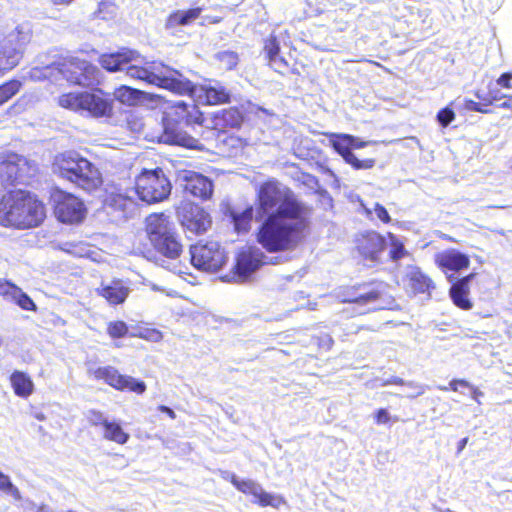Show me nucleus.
<instances>
[{
    "instance_id": "obj_42",
    "label": "nucleus",
    "mask_w": 512,
    "mask_h": 512,
    "mask_svg": "<svg viewBox=\"0 0 512 512\" xmlns=\"http://www.w3.org/2000/svg\"><path fill=\"white\" fill-rule=\"evenodd\" d=\"M436 117L442 127H447L455 119V112L451 108L445 107L438 111Z\"/></svg>"
},
{
    "instance_id": "obj_12",
    "label": "nucleus",
    "mask_w": 512,
    "mask_h": 512,
    "mask_svg": "<svg viewBox=\"0 0 512 512\" xmlns=\"http://www.w3.org/2000/svg\"><path fill=\"white\" fill-rule=\"evenodd\" d=\"M47 69L51 68L47 67ZM52 69L57 70L63 78L72 84L89 87L98 83V68L86 60L71 58L58 63Z\"/></svg>"
},
{
    "instance_id": "obj_32",
    "label": "nucleus",
    "mask_w": 512,
    "mask_h": 512,
    "mask_svg": "<svg viewBox=\"0 0 512 512\" xmlns=\"http://www.w3.org/2000/svg\"><path fill=\"white\" fill-rule=\"evenodd\" d=\"M331 143L335 151H337L347 163L352 164V136L333 135Z\"/></svg>"
},
{
    "instance_id": "obj_22",
    "label": "nucleus",
    "mask_w": 512,
    "mask_h": 512,
    "mask_svg": "<svg viewBox=\"0 0 512 512\" xmlns=\"http://www.w3.org/2000/svg\"><path fill=\"white\" fill-rule=\"evenodd\" d=\"M128 283L122 279L102 281L96 288L97 295L103 297L110 305L123 304L130 294Z\"/></svg>"
},
{
    "instance_id": "obj_6",
    "label": "nucleus",
    "mask_w": 512,
    "mask_h": 512,
    "mask_svg": "<svg viewBox=\"0 0 512 512\" xmlns=\"http://www.w3.org/2000/svg\"><path fill=\"white\" fill-rule=\"evenodd\" d=\"M146 233L152 246L165 258L177 259L183 250L175 225L164 213L151 214L145 220Z\"/></svg>"
},
{
    "instance_id": "obj_46",
    "label": "nucleus",
    "mask_w": 512,
    "mask_h": 512,
    "mask_svg": "<svg viewBox=\"0 0 512 512\" xmlns=\"http://www.w3.org/2000/svg\"><path fill=\"white\" fill-rule=\"evenodd\" d=\"M375 165L374 158H367L360 160L356 156H354V169H370Z\"/></svg>"
},
{
    "instance_id": "obj_52",
    "label": "nucleus",
    "mask_w": 512,
    "mask_h": 512,
    "mask_svg": "<svg viewBox=\"0 0 512 512\" xmlns=\"http://www.w3.org/2000/svg\"><path fill=\"white\" fill-rule=\"evenodd\" d=\"M158 409L163 412V413H166L171 419H175L176 418V414L175 412L168 406H165V405H160L158 407Z\"/></svg>"
},
{
    "instance_id": "obj_28",
    "label": "nucleus",
    "mask_w": 512,
    "mask_h": 512,
    "mask_svg": "<svg viewBox=\"0 0 512 512\" xmlns=\"http://www.w3.org/2000/svg\"><path fill=\"white\" fill-rule=\"evenodd\" d=\"M201 13V8L178 10L172 13L167 20V27L185 26L196 20Z\"/></svg>"
},
{
    "instance_id": "obj_25",
    "label": "nucleus",
    "mask_w": 512,
    "mask_h": 512,
    "mask_svg": "<svg viewBox=\"0 0 512 512\" xmlns=\"http://www.w3.org/2000/svg\"><path fill=\"white\" fill-rule=\"evenodd\" d=\"M404 282L414 294L430 293L435 288L432 278L415 265L408 266Z\"/></svg>"
},
{
    "instance_id": "obj_53",
    "label": "nucleus",
    "mask_w": 512,
    "mask_h": 512,
    "mask_svg": "<svg viewBox=\"0 0 512 512\" xmlns=\"http://www.w3.org/2000/svg\"><path fill=\"white\" fill-rule=\"evenodd\" d=\"M385 384H393L397 386H403L405 384L404 380L399 377H392L385 381Z\"/></svg>"
},
{
    "instance_id": "obj_9",
    "label": "nucleus",
    "mask_w": 512,
    "mask_h": 512,
    "mask_svg": "<svg viewBox=\"0 0 512 512\" xmlns=\"http://www.w3.org/2000/svg\"><path fill=\"white\" fill-rule=\"evenodd\" d=\"M282 257H267L260 249L247 247L237 257L233 270L223 277L224 281L243 283L264 264H278Z\"/></svg>"
},
{
    "instance_id": "obj_19",
    "label": "nucleus",
    "mask_w": 512,
    "mask_h": 512,
    "mask_svg": "<svg viewBox=\"0 0 512 512\" xmlns=\"http://www.w3.org/2000/svg\"><path fill=\"white\" fill-rule=\"evenodd\" d=\"M434 263L449 281H453L455 274L469 268L470 258L456 249H446L434 255Z\"/></svg>"
},
{
    "instance_id": "obj_16",
    "label": "nucleus",
    "mask_w": 512,
    "mask_h": 512,
    "mask_svg": "<svg viewBox=\"0 0 512 512\" xmlns=\"http://www.w3.org/2000/svg\"><path fill=\"white\" fill-rule=\"evenodd\" d=\"M89 375L97 380H104L108 385L117 390H129L137 394H143L146 390V384L132 376L122 375L119 371L111 366L90 368Z\"/></svg>"
},
{
    "instance_id": "obj_4",
    "label": "nucleus",
    "mask_w": 512,
    "mask_h": 512,
    "mask_svg": "<svg viewBox=\"0 0 512 512\" xmlns=\"http://www.w3.org/2000/svg\"><path fill=\"white\" fill-rule=\"evenodd\" d=\"M45 218V208L30 193L9 191L0 201V225L16 228L38 226Z\"/></svg>"
},
{
    "instance_id": "obj_20",
    "label": "nucleus",
    "mask_w": 512,
    "mask_h": 512,
    "mask_svg": "<svg viewBox=\"0 0 512 512\" xmlns=\"http://www.w3.org/2000/svg\"><path fill=\"white\" fill-rule=\"evenodd\" d=\"M191 87L187 91H178L176 89H170L171 91L178 94H188L194 95L197 99L206 105H218L225 104L230 101V93L226 90L225 87L220 85L219 83H215L214 85H202L200 87H196L190 80L186 79Z\"/></svg>"
},
{
    "instance_id": "obj_34",
    "label": "nucleus",
    "mask_w": 512,
    "mask_h": 512,
    "mask_svg": "<svg viewBox=\"0 0 512 512\" xmlns=\"http://www.w3.org/2000/svg\"><path fill=\"white\" fill-rule=\"evenodd\" d=\"M254 209L253 207H247L242 212H233L232 219L235 230L238 233L248 232L251 227V221L253 219Z\"/></svg>"
},
{
    "instance_id": "obj_23",
    "label": "nucleus",
    "mask_w": 512,
    "mask_h": 512,
    "mask_svg": "<svg viewBox=\"0 0 512 512\" xmlns=\"http://www.w3.org/2000/svg\"><path fill=\"white\" fill-rule=\"evenodd\" d=\"M476 273H470L464 277L454 279L449 288V297L452 303L459 309L468 311L473 308V301L470 299V282Z\"/></svg>"
},
{
    "instance_id": "obj_14",
    "label": "nucleus",
    "mask_w": 512,
    "mask_h": 512,
    "mask_svg": "<svg viewBox=\"0 0 512 512\" xmlns=\"http://www.w3.org/2000/svg\"><path fill=\"white\" fill-rule=\"evenodd\" d=\"M54 202V213L63 223H77L85 217L86 209L83 202L76 196L61 190L51 196Z\"/></svg>"
},
{
    "instance_id": "obj_61",
    "label": "nucleus",
    "mask_w": 512,
    "mask_h": 512,
    "mask_svg": "<svg viewBox=\"0 0 512 512\" xmlns=\"http://www.w3.org/2000/svg\"><path fill=\"white\" fill-rule=\"evenodd\" d=\"M110 3H111V2L103 1V2H100V5L106 6L107 4H110Z\"/></svg>"
},
{
    "instance_id": "obj_11",
    "label": "nucleus",
    "mask_w": 512,
    "mask_h": 512,
    "mask_svg": "<svg viewBox=\"0 0 512 512\" xmlns=\"http://www.w3.org/2000/svg\"><path fill=\"white\" fill-rule=\"evenodd\" d=\"M0 159V176L11 184L26 183L38 171L35 161L16 153L3 154Z\"/></svg>"
},
{
    "instance_id": "obj_60",
    "label": "nucleus",
    "mask_w": 512,
    "mask_h": 512,
    "mask_svg": "<svg viewBox=\"0 0 512 512\" xmlns=\"http://www.w3.org/2000/svg\"><path fill=\"white\" fill-rule=\"evenodd\" d=\"M27 503L30 507H35V503L33 501H27Z\"/></svg>"
},
{
    "instance_id": "obj_27",
    "label": "nucleus",
    "mask_w": 512,
    "mask_h": 512,
    "mask_svg": "<svg viewBox=\"0 0 512 512\" xmlns=\"http://www.w3.org/2000/svg\"><path fill=\"white\" fill-rule=\"evenodd\" d=\"M264 50L269 59L270 66L281 74L285 73L289 65L285 58L279 55L280 47L275 37L271 36L266 40Z\"/></svg>"
},
{
    "instance_id": "obj_18",
    "label": "nucleus",
    "mask_w": 512,
    "mask_h": 512,
    "mask_svg": "<svg viewBox=\"0 0 512 512\" xmlns=\"http://www.w3.org/2000/svg\"><path fill=\"white\" fill-rule=\"evenodd\" d=\"M386 246L384 236L377 231L370 230L358 234L354 248L363 260L377 262Z\"/></svg>"
},
{
    "instance_id": "obj_43",
    "label": "nucleus",
    "mask_w": 512,
    "mask_h": 512,
    "mask_svg": "<svg viewBox=\"0 0 512 512\" xmlns=\"http://www.w3.org/2000/svg\"><path fill=\"white\" fill-rule=\"evenodd\" d=\"M470 387V383L465 379H458L454 378L452 379L448 386H439L438 389L444 392L452 391V392H458L460 388H467Z\"/></svg>"
},
{
    "instance_id": "obj_38",
    "label": "nucleus",
    "mask_w": 512,
    "mask_h": 512,
    "mask_svg": "<svg viewBox=\"0 0 512 512\" xmlns=\"http://www.w3.org/2000/svg\"><path fill=\"white\" fill-rule=\"evenodd\" d=\"M107 333L112 338H121L128 333V326L124 321L110 322L107 327Z\"/></svg>"
},
{
    "instance_id": "obj_57",
    "label": "nucleus",
    "mask_w": 512,
    "mask_h": 512,
    "mask_svg": "<svg viewBox=\"0 0 512 512\" xmlns=\"http://www.w3.org/2000/svg\"><path fill=\"white\" fill-rule=\"evenodd\" d=\"M36 512H50V510L47 505L42 504L37 508Z\"/></svg>"
},
{
    "instance_id": "obj_13",
    "label": "nucleus",
    "mask_w": 512,
    "mask_h": 512,
    "mask_svg": "<svg viewBox=\"0 0 512 512\" xmlns=\"http://www.w3.org/2000/svg\"><path fill=\"white\" fill-rule=\"evenodd\" d=\"M190 253L192 264L208 272L218 271L227 261L224 249L216 241L197 243L191 246Z\"/></svg>"
},
{
    "instance_id": "obj_35",
    "label": "nucleus",
    "mask_w": 512,
    "mask_h": 512,
    "mask_svg": "<svg viewBox=\"0 0 512 512\" xmlns=\"http://www.w3.org/2000/svg\"><path fill=\"white\" fill-rule=\"evenodd\" d=\"M104 438L118 444H125L129 440V434L124 432L120 424L116 422H105Z\"/></svg>"
},
{
    "instance_id": "obj_37",
    "label": "nucleus",
    "mask_w": 512,
    "mask_h": 512,
    "mask_svg": "<svg viewBox=\"0 0 512 512\" xmlns=\"http://www.w3.org/2000/svg\"><path fill=\"white\" fill-rule=\"evenodd\" d=\"M0 490L10 494L14 499L20 500L21 494L17 487L13 485L8 475H5L0 471Z\"/></svg>"
},
{
    "instance_id": "obj_1",
    "label": "nucleus",
    "mask_w": 512,
    "mask_h": 512,
    "mask_svg": "<svg viewBox=\"0 0 512 512\" xmlns=\"http://www.w3.org/2000/svg\"><path fill=\"white\" fill-rule=\"evenodd\" d=\"M258 200V243L271 253L295 250L305 239L310 208L276 181L261 185Z\"/></svg>"
},
{
    "instance_id": "obj_62",
    "label": "nucleus",
    "mask_w": 512,
    "mask_h": 512,
    "mask_svg": "<svg viewBox=\"0 0 512 512\" xmlns=\"http://www.w3.org/2000/svg\"><path fill=\"white\" fill-rule=\"evenodd\" d=\"M37 418L42 420L44 417L43 416H37Z\"/></svg>"
},
{
    "instance_id": "obj_15",
    "label": "nucleus",
    "mask_w": 512,
    "mask_h": 512,
    "mask_svg": "<svg viewBox=\"0 0 512 512\" xmlns=\"http://www.w3.org/2000/svg\"><path fill=\"white\" fill-rule=\"evenodd\" d=\"M137 193L132 188L113 185L106 189L104 205L121 213L122 217H132L137 211Z\"/></svg>"
},
{
    "instance_id": "obj_48",
    "label": "nucleus",
    "mask_w": 512,
    "mask_h": 512,
    "mask_svg": "<svg viewBox=\"0 0 512 512\" xmlns=\"http://www.w3.org/2000/svg\"><path fill=\"white\" fill-rule=\"evenodd\" d=\"M511 79H512V73L506 72V73L501 74L496 82L499 86L506 88V89H510V88H512Z\"/></svg>"
},
{
    "instance_id": "obj_40",
    "label": "nucleus",
    "mask_w": 512,
    "mask_h": 512,
    "mask_svg": "<svg viewBox=\"0 0 512 512\" xmlns=\"http://www.w3.org/2000/svg\"><path fill=\"white\" fill-rule=\"evenodd\" d=\"M406 255L407 251L404 247V244L397 239L393 240L391 243V249L389 251L390 258L394 261H398Z\"/></svg>"
},
{
    "instance_id": "obj_54",
    "label": "nucleus",
    "mask_w": 512,
    "mask_h": 512,
    "mask_svg": "<svg viewBox=\"0 0 512 512\" xmlns=\"http://www.w3.org/2000/svg\"><path fill=\"white\" fill-rule=\"evenodd\" d=\"M501 108L512 110V95L506 96L505 101L500 104Z\"/></svg>"
},
{
    "instance_id": "obj_55",
    "label": "nucleus",
    "mask_w": 512,
    "mask_h": 512,
    "mask_svg": "<svg viewBox=\"0 0 512 512\" xmlns=\"http://www.w3.org/2000/svg\"><path fill=\"white\" fill-rule=\"evenodd\" d=\"M467 442H468V438L465 437V438H462L459 442H458V445H457V452L460 453L461 451H463V449L465 448V446L467 445Z\"/></svg>"
},
{
    "instance_id": "obj_30",
    "label": "nucleus",
    "mask_w": 512,
    "mask_h": 512,
    "mask_svg": "<svg viewBox=\"0 0 512 512\" xmlns=\"http://www.w3.org/2000/svg\"><path fill=\"white\" fill-rule=\"evenodd\" d=\"M114 97L125 105L134 106L144 98V92L139 89L122 85L115 89Z\"/></svg>"
},
{
    "instance_id": "obj_2",
    "label": "nucleus",
    "mask_w": 512,
    "mask_h": 512,
    "mask_svg": "<svg viewBox=\"0 0 512 512\" xmlns=\"http://www.w3.org/2000/svg\"><path fill=\"white\" fill-rule=\"evenodd\" d=\"M139 54L136 51L123 49L115 53H106L100 56L101 66L109 72L125 71L131 79L154 84L166 89L187 91L191 84L178 71L162 63H152L149 67H142L137 62Z\"/></svg>"
},
{
    "instance_id": "obj_29",
    "label": "nucleus",
    "mask_w": 512,
    "mask_h": 512,
    "mask_svg": "<svg viewBox=\"0 0 512 512\" xmlns=\"http://www.w3.org/2000/svg\"><path fill=\"white\" fill-rule=\"evenodd\" d=\"M476 96L480 99V102H476L474 100L465 101V107L474 112L479 113H488L489 110L487 107L492 105L495 101L500 100L502 95H500L499 91L495 90L489 92L487 96L481 95L479 92L476 93Z\"/></svg>"
},
{
    "instance_id": "obj_39",
    "label": "nucleus",
    "mask_w": 512,
    "mask_h": 512,
    "mask_svg": "<svg viewBox=\"0 0 512 512\" xmlns=\"http://www.w3.org/2000/svg\"><path fill=\"white\" fill-rule=\"evenodd\" d=\"M217 58L228 70L233 69L238 64V55L233 51L219 52Z\"/></svg>"
},
{
    "instance_id": "obj_58",
    "label": "nucleus",
    "mask_w": 512,
    "mask_h": 512,
    "mask_svg": "<svg viewBox=\"0 0 512 512\" xmlns=\"http://www.w3.org/2000/svg\"><path fill=\"white\" fill-rule=\"evenodd\" d=\"M440 238L448 242H455V239L447 234H442Z\"/></svg>"
},
{
    "instance_id": "obj_31",
    "label": "nucleus",
    "mask_w": 512,
    "mask_h": 512,
    "mask_svg": "<svg viewBox=\"0 0 512 512\" xmlns=\"http://www.w3.org/2000/svg\"><path fill=\"white\" fill-rule=\"evenodd\" d=\"M11 384L15 394L21 397H27L32 393L33 383L31 379L23 372L15 371L11 377Z\"/></svg>"
},
{
    "instance_id": "obj_21",
    "label": "nucleus",
    "mask_w": 512,
    "mask_h": 512,
    "mask_svg": "<svg viewBox=\"0 0 512 512\" xmlns=\"http://www.w3.org/2000/svg\"><path fill=\"white\" fill-rule=\"evenodd\" d=\"M223 477L225 479L230 478L231 483L242 493L252 495L255 500V503H258L262 507L273 506L275 507L277 504L275 503L276 498L272 494L266 492L262 486L253 481V480H239L235 474H231L227 471L223 472Z\"/></svg>"
},
{
    "instance_id": "obj_10",
    "label": "nucleus",
    "mask_w": 512,
    "mask_h": 512,
    "mask_svg": "<svg viewBox=\"0 0 512 512\" xmlns=\"http://www.w3.org/2000/svg\"><path fill=\"white\" fill-rule=\"evenodd\" d=\"M58 104L66 109L92 117L109 116L112 112L111 103L94 93H67L58 98Z\"/></svg>"
},
{
    "instance_id": "obj_59",
    "label": "nucleus",
    "mask_w": 512,
    "mask_h": 512,
    "mask_svg": "<svg viewBox=\"0 0 512 512\" xmlns=\"http://www.w3.org/2000/svg\"><path fill=\"white\" fill-rule=\"evenodd\" d=\"M160 261H161L160 265H161L162 267H165V268H167V269H169V270H172V268H170L168 265H165L166 263H168L166 260H164V259H160Z\"/></svg>"
},
{
    "instance_id": "obj_33",
    "label": "nucleus",
    "mask_w": 512,
    "mask_h": 512,
    "mask_svg": "<svg viewBox=\"0 0 512 512\" xmlns=\"http://www.w3.org/2000/svg\"><path fill=\"white\" fill-rule=\"evenodd\" d=\"M243 121L241 112L236 108L222 110L221 114L216 116V125L223 127H238Z\"/></svg>"
},
{
    "instance_id": "obj_5",
    "label": "nucleus",
    "mask_w": 512,
    "mask_h": 512,
    "mask_svg": "<svg viewBox=\"0 0 512 512\" xmlns=\"http://www.w3.org/2000/svg\"><path fill=\"white\" fill-rule=\"evenodd\" d=\"M53 170L61 178L87 192H93L102 184L99 169L76 152H67L56 158Z\"/></svg>"
},
{
    "instance_id": "obj_36",
    "label": "nucleus",
    "mask_w": 512,
    "mask_h": 512,
    "mask_svg": "<svg viewBox=\"0 0 512 512\" xmlns=\"http://www.w3.org/2000/svg\"><path fill=\"white\" fill-rule=\"evenodd\" d=\"M21 83L12 80L0 86V105L11 99L20 89Z\"/></svg>"
},
{
    "instance_id": "obj_47",
    "label": "nucleus",
    "mask_w": 512,
    "mask_h": 512,
    "mask_svg": "<svg viewBox=\"0 0 512 512\" xmlns=\"http://www.w3.org/2000/svg\"><path fill=\"white\" fill-rule=\"evenodd\" d=\"M374 419H375V422L378 425H380V424L389 423L391 420V417L386 409L380 408L375 412Z\"/></svg>"
},
{
    "instance_id": "obj_26",
    "label": "nucleus",
    "mask_w": 512,
    "mask_h": 512,
    "mask_svg": "<svg viewBox=\"0 0 512 512\" xmlns=\"http://www.w3.org/2000/svg\"><path fill=\"white\" fill-rule=\"evenodd\" d=\"M182 224L189 231L195 232L196 234H202L210 227L211 219L209 214L201 207L197 205H189L188 209H185L183 214Z\"/></svg>"
},
{
    "instance_id": "obj_51",
    "label": "nucleus",
    "mask_w": 512,
    "mask_h": 512,
    "mask_svg": "<svg viewBox=\"0 0 512 512\" xmlns=\"http://www.w3.org/2000/svg\"><path fill=\"white\" fill-rule=\"evenodd\" d=\"M471 391V397L479 402V399L483 396V392L476 386L470 384V387H467Z\"/></svg>"
},
{
    "instance_id": "obj_3",
    "label": "nucleus",
    "mask_w": 512,
    "mask_h": 512,
    "mask_svg": "<svg viewBox=\"0 0 512 512\" xmlns=\"http://www.w3.org/2000/svg\"><path fill=\"white\" fill-rule=\"evenodd\" d=\"M202 123V113L194 104L176 101L169 104L163 113L162 129L151 136L152 141L169 145H178L191 149H199V140L191 136L186 130L193 124Z\"/></svg>"
},
{
    "instance_id": "obj_44",
    "label": "nucleus",
    "mask_w": 512,
    "mask_h": 512,
    "mask_svg": "<svg viewBox=\"0 0 512 512\" xmlns=\"http://www.w3.org/2000/svg\"><path fill=\"white\" fill-rule=\"evenodd\" d=\"M87 419L91 425L98 426L102 425L105 427V422H108L107 418L104 417L103 413L97 410H89L87 413Z\"/></svg>"
},
{
    "instance_id": "obj_45",
    "label": "nucleus",
    "mask_w": 512,
    "mask_h": 512,
    "mask_svg": "<svg viewBox=\"0 0 512 512\" xmlns=\"http://www.w3.org/2000/svg\"><path fill=\"white\" fill-rule=\"evenodd\" d=\"M374 210L378 219L381 220L383 223L388 224L391 222V217L387 209L383 205L376 203L374 206Z\"/></svg>"
},
{
    "instance_id": "obj_56",
    "label": "nucleus",
    "mask_w": 512,
    "mask_h": 512,
    "mask_svg": "<svg viewBox=\"0 0 512 512\" xmlns=\"http://www.w3.org/2000/svg\"><path fill=\"white\" fill-rule=\"evenodd\" d=\"M365 145H366L365 142H362L359 139L354 137V143H353L354 149L362 148Z\"/></svg>"
},
{
    "instance_id": "obj_7",
    "label": "nucleus",
    "mask_w": 512,
    "mask_h": 512,
    "mask_svg": "<svg viewBox=\"0 0 512 512\" xmlns=\"http://www.w3.org/2000/svg\"><path fill=\"white\" fill-rule=\"evenodd\" d=\"M30 39V29L24 25L9 31L0 25V74L11 70L19 63L23 49Z\"/></svg>"
},
{
    "instance_id": "obj_49",
    "label": "nucleus",
    "mask_w": 512,
    "mask_h": 512,
    "mask_svg": "<svg viewBox=\"0 0 512 512\" xmlns=\"http://www.w3.org/2000/svg\"><path fill=\"white\" fill-rule=\"evenodd\" d=\"M18 288L9 282L0 280V295L15 293Z\"/></svg>"
},
{
    "instance_id": "obj_50",
    "label": "nucleus",
    "mask_w": 512,
    "mask_h": 512,
    "mask_svg": "<svg viewBox=\"0 0 512 512\" xmlns=\"http://www.w3.org/2000/svg\"><path fill=\"white\" fill-rule=\"evenodd\" d=\"M141 337L153 341V342H159L162 340L163 335L160 331L156 329L149 330L146 335H141Z\"/></svg>"
},
{
    "instance_id": "obj_41",
    "label": "nucleus",
    "mask_w": 512,
    "mask_h": 512,
    "mask_svg": "<svg viewBox=\"0 0 512 512\" xmlns=\"http://www.w3.org/2000/svg\"><path fill=\"white\" fill-rule=\"evenodd\" d=\"M14 297L16 298L17 304L25 310H35L36 306L32 299L25 293H23L20 289H17L14 293Z\"/></svg>"
},
{
    "instance_id": "obj_17",
    "label": "nucleus",
    "mask_w": 512,
    "mask_h": 512,
    "mask_svg": "<svg viewBox=\"0 0 512 512\" xmlns=\"http://www.w3.org/2000/svg\"><path fill=\"white\" fill-rule=\"evenodd\" d=\"M384 295V285L381 282L358 284L354 287V312L362 314L379 308V302Z\"/></svg>"
},
{
    "instance_id": "obj_24",
    "label": "nucleus",
    "mask_w": 512,
    "mask_h": 512,
    "mask_svg": "<svg viewBox=\"0 0 512 512\" xmlns=\"http://www.w3.org/2000/svg\"><path fill=\"white\" fill-rule=\"evenodd\" d=\"M185 192L200 199H208L213 193V184L207 177L193 171H184L181 175Z\"/></svg>"
},
{
    "instance_id": "obj_8",
    "label": "nucleus",
    "mask_w": 512,
    "mask_h": 512,
    "mask_svg": "<svg viewBox=\"0 0 512 512\" xmlns=\"http://www.w3.org/2000/svg\"><path fill=\"white\" fill-rule=\"evenodd\" d=\"M138 198L148 204L162 202L171 193L172 185L162 169L144 170L135 181Z\"/></svg>"
}]
</instances>
